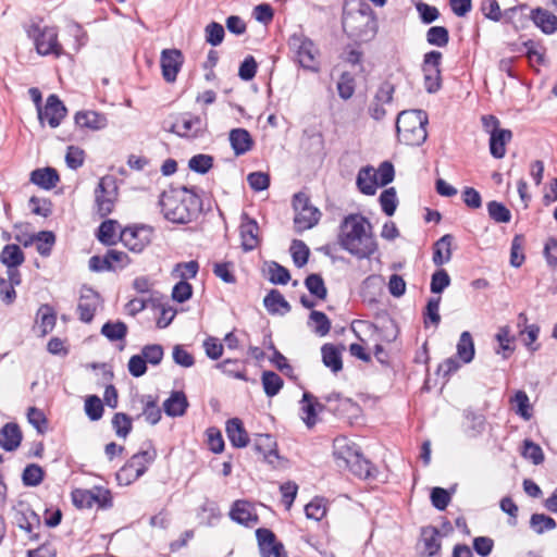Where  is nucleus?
Listing matches in <instances>:
<instances>
[{"label": "nucleus", "instance_id": "f257e3e1", "mask_svg": "<svg viewBox=\"0 0 557 557\" xmlns=\"http://www.w3.org/2000/svg\"><path fill=\"white\" fill-rule=\"evenodd\" d=\"M339 246L358 259H369L377 250L372 225L367 218L352 213L344 218L339 225Z\"/></svg>", "mask_w": 557, "mask_h": 557}, {"label": "nucleus", "instance_id": "f03ea898", "mask_svg": "<svg viewBox=\"0 0 557 557\" xmlns=\"http://www.w3.org/2000/svg\"><path fill=\"white\" fill-rule=\"evenodd\" d=\"M200 205L199 197L186 187L165 190L160 197L163 215L173 223L193 221L200 212Z\"/></svg>", "mask_w": 557, "mask_h": 557}, {"label": "nucleus", "instance_id": "7ed1b4c3", "mask_svg": "<svg viewBox=\"0 0 557 557\" xmlns=\"http://www.w3.org/2000/svg\"><path fill=\"white\" fill-rule=\"evenodd\" d=\"M333 455L341 468L349 469L361 479L373 475L371 462L360 453L359 447L345 436H338L333 442Z\"/></svg>", "mask_w": 557, "mask_h": 557}, {"label": "nucleus", "instance_id": "20e7f679", "mask_svg": "<svg viewBox=\"0 0 557 557\" xmlns=\"http://www.w3.org/2000/svg\"><path fill=\"white\" fill-rule=\"evenodd\" d=\"M428 115L422 110L403 111L396 120L399 141L409 146H420L428 137Z\"/></svg>", "mask_w": 557, "mask_h": 557}, {"label": "nucleus", "instance_id": "39448f33", "mask_svg": "<svg viewBox=\"0 0 557 557\" xmlns=\"http://www.w3.org/2000/svg\"><path fill=\"white\" fill-rule=\"evenodd\" d=\"M287 45L292 59L299 66L313 73L320 71V50L311 38L297 32L289 36Z\"/></svg>", "mask_w": 557, "mask_h": 557}, {"label": "nucleus", "instance_id": "423d86ee", "mask_svg": "<svg viewBox=\"0 0 557 557\" xmlns=\"http://www.w3.org/2000/svg\"><path fill=\"white\" fill-rule=\"evenodd\" d=\"M343 29L354 40L369 41L376 34V21L371 12L354 10L343 15Z\"/></svg>", "mask_w": 557, "mask_h": 557}, {"label": "nucleus", "instance_id": "0eeeda50", "mask_svg": "<svg viewBox=\"0 0 557 557\" xmlns=\"http://www.w3.org/2000/svg\"><path fill=\"white\" fill-rule=\"evenodd\" d=\"M28 37L34 40L35 48L40 55L61 57L63 48L58 40V30L53 26L32 25L27 30Z\"/></svg>", "mask_w": 557, "mask_h": 557}, {"label": "nucleus", "instance_id": "6e6552de", "mask_svg": "<svg viewBox=\"0 0 557 557\" xmlns=\"http://www.w3.org/2000/svg\"><path fill=\"white\" fill-rule=\"evenodd\" d=\"M156 450L147 449L132 456V458L119 470L116 480L120 485H129L139 479L149 465L156 459Z\"/></svg>", "mask_w": 557, "mask_h": 557}, {"label": "nucleus", "instance_id": "1a4fd4ad", "mask_svg": "<svg viewBox=\"0 0 557 557\" xmlns=\"http://www.w3.org/2000/svg\"><path fill=\"white\" fill-rule=\"evenodd\" d=\"M293 208L295 211L294 225L297 232L310 230L319 223L321 212L311 205L309 197L305 193L294 195Z\"/></svg>", "mask_w": 557, "mask_h": 557}, {"label": "nucleus", "instance_id": "9d476101", "mask_svg": "<svg viewBox=\"0 0 557 557\" xmlns=\"http://www.w3.org/2000/svg\"><path fill=\"white\" fill-rule=\"evenodd\" d=\"M116 195L112 177H102L95 189V209L100 218H106L113 211Z\"/></svg>", "mask_w": 557, "mask_h": 557}, {"label": "nucleus", "instance_id": "9b49d317", "mask_svg": "<svg viewBox=\"0 0 557 557\" xmlns=\"http://www.w3.org/2000/svg\"><path fill=\"white\" fill-rule=\"evenodd\" d=\"M72 500L77 508H91L95 505L106 508L111 506V494L109 490L100 486L91 490L77 488L72 492Z\"/></svg>", "mask_w": 557, "mask_h": 557}, {"label": "nucleus", "instance_id": "f8f14e48", "mask_svg": "<svg viewBox=\"0 0 557 557\" xmlns=\"http://www.w3.org/2000/svg\"><path fill=\"white\" fill-rule=\"evenodd\" d=\"M171 129L181 137L196 138L207 129V120L203 116L185 112L176 117Z\"/></svg>", "mask_w": 557, "mask_h": 557}, {"label": "nucleus", "instance_id": "ddd939ff", "mask_svg": "<svg viewBox=\"0 0 557 557\" xmlns=\"http://www.w3.org/2000/svg\"><path fill=\"white\" fill-rule=\"evenodd\" d=\"M441 61L442 53L440 51L433 50L424 54L422 72L425 90L430 94L438 91L442 86Z\"/></svg>", "mask_w": 557, "mask_h": 557}, {"label": "nucleus", "instance_id": "4468645a", "mask_svg": "<svg viewBox=\"0 0 557 557\" xmlns=\"http://www.w3.org/2000/svg\"><path fill=\"white\" fill-rule=\"evenodd\" d=\"M394 86L391 83H383L375 91L368 104V114L374 121H382L387 114V108L392 104Z\"/></svg>", "mask_w": 557, "mask_h": 557}, {"label": "nucleus", "instance_id": "2eb2a0df", "mask_svg": "<svg viewBox=\"0 0 557 557\" xmlns=\"http://www.w3.org/2000/svg\"><path fill=\"white\" fill-rule=\"evenodd\" d=\"M152 231L147 226H129L121 232L120 239L131 251L141 252L151 242Z\"/></svg>", "mask_w": 557, "mask_h": 557}, {"label": "nucleus", "instance_id": "dca6fc26", "mask_svg": "<svg viewBox=\"0 0 557 557\" xmlns=\"http://www.w3.org/2000/svg\"><path fill=\"white\" fill-rule=\"evenodd\" d=\"M38 119L41 124L47 122L50 127H58L66 115V108L57 95L47 98L45 107H39Z\"/></svg>", "mask_w": 557, "mask_h": 557}, {"label": "nucleus", "instance_id": "f3484780", "mask_svg": "<svg viewBox=\"0 0 557 557\" xmlns=\"http://www.w3.org/2000/svg\"><path fill=\"white\" fill-rule=\"evenodd\" d=\"M325 409L339 417L352 418L357 417L360 411L359 406L350 398L343 397L338 393H331L323 397Z\"/></svg>", "mask_w": 557, "mask_h": 557}, {"label": "nucleus", "instance_id": "a211bd4d", "mask_svg": "<svg viewBox=\"0 0 557 557\" xmlns=\"http://www.w3.org/2000/svg\"><path fill=\"white\" fill-rule=\"evenodd\" d=\"M256 536L261 557H287L283 544L276 541L271 530L260 528L256 531Z\"/></svg>", "mask_w": 557, "mask_h": 557}, {"label": "nucleus", "instance_id": "6ab92c4d", "mask_svg": "<svg viewBox=\"0 0 557 557\" xmlns=\"http://www.w3.org/2000/svg\"><path fill=\"white\" fill-rule=\"evenodd\" d=\"M162 76L168 83L176 81L183 64V54L177 49H164L160 58Z\"/></svg>", "mask_w": 557, "mask_h": 557}, {"label": "nucleus", "instance_id": "aec40b11", "mask_svg": "<svg viewBox=\"0 0 557 557\" xmlns=\"http://www.w3.org/2000/svg\"><path fill=\"white\" fill-rule=\"evenodd\" d=\"M100 304V297L94 289L85 287L81 292L77 311L83 322L89 323Z\"/></svg>", "mask_w": 557, "mask_h": 557}, {"label": "nucleus", "instance_id": "412c9836", "mask_svg": "<svg viewBox=\"0 0 557 557\" xmlns=\"http://www.w3.org/2000/svg\"><path fill=\"white\" fill-rule=\"evenodd\" d=\"M239 235L243 249L245 251L253 250L260 242L258 223L247 214H243L239 225Z\"/></svg>", "mask_w": 557, "mask_h": 557}, {"label": "nucleus", "instance_id": "4be33fe9", "mask_svg": "<svg viewBox=\"0 0 557 557\" xmlns=\"http://www.w3.org/2000/svg\"><path fill=\"white\" fill-rule=\"evenodd\" d=\"M325 409V404H322L312 394L306 392L300 401L301 419L308 428H312L317 423V414L319 411Z\"/></svg>", "mask_w": 557, "mask_h": 557}, {"label": "nucleus", "instance_id": "5701e85b", "mask_svg": "<svg viewBox=\"0 0 557 557\" xmlns=\"http://www.w3.org/2000/svg\"><path fill=\"white\" fill-rule=\"evenodd\" d=\"M75 124L81 128H88L90 131H100L107 127L108 119L103 113L92 111V110H83L76 112Z\"/></svg>", "mask_w": 557, "mask_h": 557}, {"label": "nucleus", "instance_id": "b1692460", "mask_svg": "<svg viewBox=\"0 0 557 557\" xmlns=\"http://www.w3.org/2000/svg\"><path fill=\"white\" fill-rule=\"evenodd\" d=\"M232 520L246 527H252L258 522V515L253 506L247 500H236L231 509Z\"/></svg>", "mask_w": 557, "mask_h": 557}, {"label": "nucleus", "instance_id": "393cba45", "mask_svg": "<svg viewBox=\"0 0 557 557\" xmlns=\"http://www.w3.org/2000/svg\"><path fill=\"white\" fill-rule=\"evenodd\" d=\"M228 140L235 156H243L253 147V139L245 128H233L230 132Z\"/></svg>", "mask_w": 557, "mask_h": 557}, {"label": "nucleus", "instance_id": "a878e982", "mask_svg": "<svg viewBox=\"0 0 557 557\" xmlns=\"http://www.w3.org/2000/svg\"><path fill=\"white\" fill-rule=\"evenodd\" d=\"M495 341L498 344V348L495 350L497 355H502L504 359L511 356L515 350L516 336L511 332L509 325L499 326L495 334Z\"/></svg>", "mask_w": 557, "mask_h": 557}, {"label": "nucleus", "instance_id": "bb28decb", "mask_svg": "<svg viewBox=\"0 0 557 557\" xmlns=\"http://www.w3.org/2000/svg\"><path fill=\"white\" fill-rule=\"evenodd\" d=\"M531 18L545 34H554L557 30V16L545 9L532 10Z\"/></svg>", "mask_w": 557, "mask_h": 557}, {"label": "nucleus", "instance_id": "cd10ccee", "mask_svg": "<svg viewBox=\"0 0 557 557\" xmlns=\"http://www.w3.org/2000/svg\"><path fill=\"white\" fill-rule=\"evenodd\" d=\"M356 184L358 189L368 196H372L376 193L379 183L375 177L374 168L364 166L359 170Z\"/></svg>", "mask_w": 557, "mask_h": 557}, {"label": "nucleus", "instance_id": "c85d7f7f", "mask_svg": "<svg viewBox=\"0 0 557 557\" xmlns=\"http://www.w3.org/2000/svg\"><path fill=\"white\" fill-rule=\"evenodd\" d=\"M188 407L186 395L181 392H172L170 397L163 403L164 412L169 417H182Z\"/></svg>", "mask_w": 557, "mask_h": 557}, {"label": "nucleus", "instance_id": "c756f323", "mask_svg": "<svg viewBox=\"0 0 557 557\" xmlns=\"http://www.w3.org/2000/svg\"><path fill=\"white\" fill-rule=\"evenodd\" d=\"M22 441V433L20 431V428L15 423H7L1 430H0V446L8 450H14L16 449Z\"/></svg>", "mask_w": 557, "mask_h": 557}, {"label": "nucleus", "instance_id": "7c9ffc66", "mask_svg": "<svg viewBox=\"0 0 557 557\" xmlns=\"http://www.w3.org/2000/svg\"><path fill=\"white\" fill-rule=\"evenodd\" d=\"M512 139V132L507 128L494 133L490 136V152L496 159H502L506 154V145Z\"/></svg>", "mask_w": 557, "mask_h": 557}, {"label": "nucleus", "instance_id": "2f4dec72", "mask_svg": "<svg viewBox=\"0 0 557 557\" xmlns=\"http://www.w3.org/2000/svg\"><path fill=\"white\" fill-rule=\"evenodd\" d=\"M453 240V235L446 234L434 244L433 262L435 265L441 267L450 261Z\"/></svg>", "mask_w": 557, "mask_h": 557}, {"label": "nucleus", "instance_id": "473e14b6", "mask_svg": "<svg viewBox=\"0 0 557 557\" xmlns=\"http://www.w3.org/2000/svg\"><path fill=\"white\" fill-rule=\"evenodd\" d=\"M226 433L233 446L242 448L248 445V434L239 419L234 418L227 421Z\"/></svg>", "mask_w": 557, "mask_h": 557}, {"label": "nucleus", "instance_id": "72a5a7b5", "mask_svg": "<svg viewBox=\"0 0 557 557\" xmlns=\"http://www.w3.org/2000/svg\"><path fill=\"white\" fill-rule=\"evenodd\" d=\"M422 554L428 557L435 556L441 549L438 531L434 527L422 529L421 533Z\"/></svg>", "mask_w": 557, "mask_h": 557}, {"label": "nucleus", "instance_id": "f704fd0d", "mask_svg": "<svg viewBox=\"0 0 557 557\" xmlns=\"http://www.w3.org/2000/svg\"><path fill=\"white\" fill-rule=\"evenodd\" d=\"M59 180L58 172L52 168L37 169L30 174L32 183L45 189L55 187Z\"/></svg>", "mask_w": 557, "mask_h": 557}, {"label": "nucleus", "instance_id": "c9c22d12", "mask_svg": "<svg viewBox=\"0 0 557 557\" xmlns=\"http://www.w3.org/2000/svg\"><path fill=\"white\" fill-rule=\"evenodd\" d=\"M510 404L516 414L523 420L529 421L532 418L533 409L524 391H517L510 398Z\"/></svg>", "mask_w": 557, "mask_h": 557}, {"label": "nucleus", "instance_id": "e433bc0d", "mask_svg": "<svg viewBox=\"0 0 557 557\" xmlns=\"http://www.w3.org/2000/svg\"><path fill=\"white\" fill-rule=\"evenodd\" d=\"M263 305L270 313H286L290 310L289 304L278 290H271L263 299Z\"/></svg>", "mask_w": 557, "mask_h": 557}, {"label": "nucleus", "instance_id": "4c0bfd02", "mask_svg": "<svg viewBox=\"0 0 557 557\" xmlns=\"http://www.w3.org/2000/svg\"><path fill=\"white\" fill-rule=\"evenodd\" d=\"M474 343L470 332L461 333L457 344V356L463 363H470L474 358Z\"/></svg>", "mask_w": 557, "mask_h": 557}, {"label": "nucleus", "instance_id": "58836bf2", "mask_svg": "<svg viewBox=\"0 0 557 557\" xmlns=\"http://www.w3.org/2000/svg\"><path fill=\"white\" fill-rule=\"evenodd\" d=\"M0 260L7 268H17L24 262V253L18 245L10 244L3 247Z\"/></svg>", "mask_w": 557, "mask_h": 557}, {"label": "nucleus", "instance_id": "ea45409f", "mask_svg": "<svg viewBox=\"0 0 557 557\" xmlns=\"http://www.w3.org/2000/svg\"><path fill=\"white\" fill-rule=\"evenodd\" d=\"M322 361L325 367L330 368L333 372H338L343 368L339 351L334 345L325 344L322 346Z\"/></svg>", "mask_w": 557, "mask_h": 557}, {"label": "nucleus", "instance_id": "a19ab883", "mask_svg": "<svg viewBox=\"0 0 557 557\" xmlns=\"http://www.w3.org/2000/svg\"><path fill=\"white\" fill-rule=\"evenodd\" d=\"M101 334L110 342L123 341L127 334V325L122 321H109L102 325Z\"/></svg>", "mask_w": 557, "mask_h": 557}, {"label": "nucleus", "instance_id": "79ce46f5", "mask_svg": "<svg viewBox=\"0 0 557 557\" xmlns=\"http://www.w3.org/2000/svg\"><path fill=\"white\" fill-rule=\"evenodd\" d=\"M199 271V264L197 261L191 260L188 262H181L175 264L172 270V276L175 278H181V281L187 282L189 278L196 277Z\"/></svg>", "mask_w": 557, "mask_h": 557}, {"label": "nucleus", "instance_id": "37998d69", "mask_svg": "<svg viewBox=\"0 0 557 557\" xmlns=\"http://www.w3.org/2000/svg\"><path fill=\"white\" fill-rule=\"evenodd\" d=\"M487 212L490 218L496 223H509L511 221L510 210L496 200L487 202Z\"/></svg>", "mask_w": 557, "mask_h": 557}, {"label": "nucleus", "instance_id": "c03bdc74", "mask_svg": "<svg viewBox=\"0 0 557 557\" xmlns=\"http://www.w3.org/2000/svg\"><path fill=\"white\" fill-rule=\"evenodd\" d=\"M262 385L267 396L273 397L283 387V380L273 371H264L262 374Z\"/></svg>", "mask_w": 557, "mask_h": 557}, {"label": "nucleus", "instance_id": "a18cd8bd", "mask_svg": "<svg viewBox=\"0 0 557 557\" xmlns=\"http://www.w3.org/2000/svg\"><path fill=\"white\" fill-rule=\"evenodd\" d=\"M18 527L28 534L29 540H38L36 530L40 528V520L35 512L30 511L29 515H24L18 520Z\"/></svg>", "mask_w": 557, "mask_h": 557}, {"label": "nucleus", "instance_id": "49530a36", "mask_svg": "<svg viewBox=\"0 0 557 557\" xmlns=\"http://www.w3.org/2000/svg\"><path fill=\"white\" fill-rule=\"evenodd\" d=\"M290 253L295 265L302 268L308 262L310 250L302 240L294 239L290 245Z\"/></svg>", "mask_w": 557, "mask_h": 557}, {"label": "nucleus", "instance_id": "de8ad7c7", "mask_svg": "<svg viewBox=\"0 0 557 557\" xmlns=\"http://www.w3.org/2000/svg\"><path fill=\"white\" fill-rule=\"evenodd\" d=\"M305 285L311 295L319 299H325L327 290L323 278L319 274H310L305 280Z\"/></svg>", "mask_w": 557, "mask_h": 557}, {"label": "nucleus", "instance_id": "09e8293b", "mask_svg": "<svg viewBox=\"0 0 557 557\" xmlns=\"http://www.w3.org/2000/svg\"><path fill=\"white\" fill-rule=\"evenodd\" d=\"M530 525L535 533L542 534L545 531L554 530L557 524L553 518L544 513H533L530 519Z\"/></svg>", "mask_w": 557, "mask_h": 557}, {"label": "nucleus", "instance_id": "8fccbe9b", "mask_svg": "<svg viewBox=\"0 0 557 557\" xmlns=\"http://www.w3.org/2000/svg\"><path fill=\"white\" fill-rule=\"evenodd\" d=\"M212 165L213 157L205 153L196 154L188 161L189 169L199 174H206Z\"/></svg>", "mask_w": 557, "mask_h": 557}, {"label": "nucleus", "instance_id": "3c124183", "mask_svg": "<svg viewBox=\"0 0 557 557\" xmlns=\"http://www.w3.org/2000/svg\"><path fill=\"white\" fill-rule=\"evenodd\" d=\"M310 324L312 330L320 336H325L331 329L329 318L321 311H312L310 313Z\"/></svg>", "mask_w": 557, "mask_h": 557}, {"label": "nucleus", "instance_id": "603ef678", "mask_svg": "<svg viewBox=\"0 0 557 557\" xmlns=\"http://www.w3.org/2000/svg\"><path fill=\"white\" fill-rule=\"evenodd\" d=\"M215 368L235 379L244 381L247 380L245 375V370L238 360L226 359L222 362L216 363Z\"/></svg>", "mask_w": 557, "mask_h": 557}, {"label": "nucleus", "instance_id": "864d4df0", "mask_svg": "<svg viewBox=\"0 0 557 557\" xmlns=\"http://www.w3.org/2000/svg\"><path fill=\"white\" fill-rule=\"evenodd\" d=\"M397 203H398V200H397V195H396V190L394 187L383 190V193L380 196V205H381L383 212L386 215L392 216L395 213Z\"/></svg>", "mask_w": 557, "mask_h": 557}, {"label": "nucleus", "instance_id": "5fc2aeb1", "mask_svg": "<svg viewBox=\"0 0 557 557\" xmlns=\"http://www.w3.org/2000/svg\"><path fill=\"white\" fill-rule=\"evenodd\" d=\"M116 226L117 223L114 220L102 222L99 226L98 239L106 245L114 244L116 240Z\"/></svg>", "mask_w": 557, "mask_h": 557}, {"label": "nucleus", "instance_id": "6e6d98bb", "mask_svg": "<svg viewBox=\"0 0 557 557\" xmlns=\"http://www.w3.org/2000/svg\"><path fill=\"white\" fill-rule=\"evenodd\" d=\"M36 249L41 256H49L55 243V237L52 232H39L36 237Z\"/></svg>", "mask_w": 557, "mask_h": 557}, {"label": "nucleus", "instance_id": "4d7b16f0", "mask_svg": "<svg viewBox=\"0 0 557 557\" xmlns=\"http://www.w3.org/2000/svg\"><path fill=\"white\" fill-rule=\"evenodd\" d=\"M306 517L320 521L326 513V503L323 498L315 497L305 507Z\"/></svg>", "mask_w": 557, "mask_h": 557}, {"label": "nucleus", "instance_id": "13d9d810", "mask_svg": "<svg viewBox=\"0 0 557 557\" xmlns=\"http://www.w3.org/2000/svg\"><path fill=\"white\" fill-rule=\"evenodd\" d=\"M337 91L342 99L348 100L355 92V79L354 77L345 72L341 75L337 82Z\"/></svg>", "mask_w": 557, "mask_h": 557}, {"label": "nucleus", "instance_id": "bf43d9fd", "mask_svg": "<svg viewBox=\"0 0 557 557\" xmlns=\"http://www.w3.org/2000/svg\"><path fill=\"white\" fill-rule=\"evenodd\" d=\"M449 39L448 30L443 26H433L426 33V40L430 45L444 47Z\"/></svg>", "mask_w": 557, "mask_h": 557}, {"label": "nucleus", "instance_id": "052dcab7", "mask_svg": "<svg viewBox=\"0 0 557 557\" xmlns=\"http://www.w3.org/2000/svg\"><path fill=\"white\" fill-rule=\"evenodd\" d=\"M85 412L91 421H97L102 417L103 405L98 396H88L85 400Z\"/></svg>", "mask_w": 557, "mask_h": 557}, {"label": "nucleus", "instance_id": "680f3d73", "mask_svg": "<svg viewBox=\"0 0 557 557\" xmlns=\"http://www.w3.org/2000/svg\"><path fill=\"white\" fill-rule=\"evenodd\" d=\"M112 425L117 436L125 438L132 430V420L122 412L114 414Z\"/></svg>", "mask_w": 557, "mask_h": 557}, {"label": "nucleus", "instance_id": "e2e57ef3", "mask_svg": "<svg viewBox=\"0 0 557 557\" xmlns=\"http://www.w3.org/2000/svg\"><path fill=\"white\" fill-rule=\"evenodd\" d=\"M39 315L40 319L38 322V327L40 329L41 334L46 335L51 332L55 325V314L52 312L50 307L45 306L40 308Z\"/></svg>", "mask_w": 557, "mask_h": 557}, {"label": "nucleus", "instance_id": "0e129e2a", "mask_svg": "<svg viewBox=\"0 0 557 557\" xmlns=\"http://www.w3.org/2000/svg\"><path fill=\"white\" fill-rule=\"evenodd\" d=\"M522 455L524 458L530 459L534 465H540L544 460L542 448L529 440L523 442Z\"/></svg>", "mask_w": 557, "mask_h": 557}, {"label": "nucleus", "instance_id": "69168bd1", "mask_svg": "<svg viewBox=\"0 0 557 557\" xmlns=\"http://www.w3.org/2000/svg\"><path fill=\"white\" fill-rule=\"evenodd\" d=\"M44 478L42 469L37 465H28L23 471V482L27 486L38 485Z\"/></svg>", "mask_w": 557, "mask_h": 557}, {"label": "nucleus", "instance_id": "338daca9", "mask_svg": "<svg viewBox=\"0 0 557 557\" xmlns=\"http://www.w3.org/2000/svg\"><path fill=\"white\" fill-rule=\"evenodd\" d=\"M450 284V277L444 269L435 271L431 278V292L441 294Z\"/></svg>", "mask_w": 557, "mask_h": 557}, {"label": "nucleus", "instance_id": "774afa93", "mask_svg": "<svg viewBox=\"0 0 557 557\" xmlns=\"http://www.w3.org/2000/svg\"><path fill=\"white\" fill-rule=\"evenodd\" d=\"M376 181L379 186H385L393 182L395 176L394 166L391 162L384 161L380 164V166L374 170Z\"/></svg>", "mask_w": 557, "mask_h": 557}]
</instances>
